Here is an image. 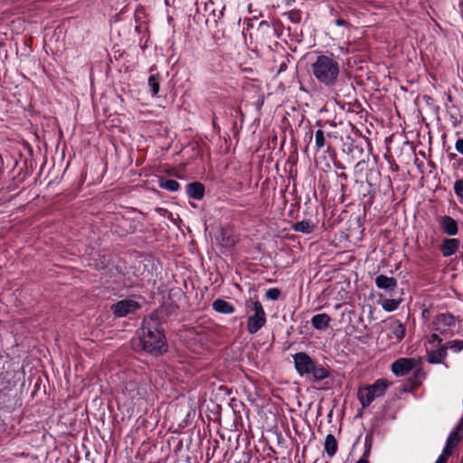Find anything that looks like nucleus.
Masks as SVG:
<instances>
[{"instance_id": "1", "label": "nucleus", "mask_w": 463, "mask_h": 463, "mask_svg": "<svg viewBox=\"0 0 463 463\" xmlns=\"http://www.w3.org/2000/svg\"><path fill=\"white\" fill-rule=\"evenodd\" d=\"M315 79L326 87H334L340 74L338 61L331 53L329 55L320 54L311 64Z\"/></svg>"}, {"instance_id": "2", "label": "nucleus", "mask_w": 463, "mask_h": 463, "mask_svg": "<svg viewBox=\"0 0 463 463\" xmlns=\"http://www.w3.org/2000/svg\"><path fill=\"white\" fill-rule=\"evenodd\" d=\"M297 372L301 375L312 374L316 381H321L329 376V372L322 364L313 360L307 353L299 352L293 355Z\"/></svg>"}, {"instance_id": "3", "label": "nucleus", "mask_w": 463, "mask_h": 463, "mask_svg": "<svg viewBox=\"0 0 463 463\" xmlns=\"http://www.w3.org/2000/svg\"><path fill=\"white\" fill-rule=\"evenodd\" d=\"M388 385L387 380L378 379L373 384L359 388L357 396L363 408L368 407L376 398L383 396Z\"/></svg>"}, {"instance_id": "4", "label": "nucleus", "mask_w": 463, "mask_h": 463, "mask_svg": "<svg viewBox=\"0 0 463 463\" xmlns=\"http://www.w3.org/2000/svg\"><path fill=\"white\" fill-rule=\"evenodd\" d=\"M246 307L254 312L247 320V330L249 334L253 335L265 326L267 322L266 313L262 304L258 300L247 301Z\"/></svg>"}, {"instance_id": "5", "label": "nucleus", "mask_w": 463, "mask_h": 463, "mask_svg": "<svg viewBox=\"0 0 463 463\" xmlns=\"http://www.w3.org/2000/svg\"><path fill=\"white\" fill-rule=\"evenodd\" d=\"M455 325V317L450 313L437 314L429 327L430 330L439 332L441 335H449V329Z\"/></svg>"}, {"instance_id": "6", "label": "nucleus", "mask_w": 463, "mask_h": 463, "mask_svg": "<svg viewBox=\"0 0 463 463\" xmlns=\"http://www.w3.org/2000/svg\"><path fill=\"white\" fill-rule=\"evenodd\" d=\"M159 327L160 323L157 317L151 316L149 318H145L141 327L142 335L139 336V342L150 343L151 337L156 338V333H163Z\"/></svg>"}, {"instance_id": "7", "label": "nucleus", "mask_w": 463, "mask_h": 463, "mask_svg": "<svg viewBox=\"0 0 463 463\" xmlns=\"http://www.w3.org/2000/svg\"><path fill=\"white\" fill-rule=\"evenodd\" d=\"M141 305L133 299H122L111 306V311L117 317H123L135 313Z\"/></svg>"}, {"instance_id": "8", "label": "nucleus", "mask_w": 463, "mask_h": 463, "mask_svg": "<svg viewBox=\"0 0 463 463\" xmlns=\"http://www.w3.org/2000/svg\"><path fill=\"white\" fill-rule=\"evenodd\" d=\"M156 338L151 337L149 340L150 343L139 342L143 350L154 355H159L166 352V343L164 333H156Z\"/></svg>"}, {"instance_id": "9", "label": "nucleus", "mask_w": 463, "mask_h": 463, "mask_svg": "<svg viewBox=\"0 0 463 463\" xmlns=\"http://www.w3.org/2000/svg\"><path fill=\"white\" fill-rule=\"evenodd\" d=\"M415 360L411 358H400L392 363V371L396 376H403L413 370Z\"/></svg>"}, {"instance_id": "10", "label": "nucleus", "mask_w": 463, "mask_h": 463, "mask_svg": "<svg viewBox=\"0 0 463 463\" xmlns=\"http://www.w3.org/2000/svg\"><path fill=\"white\" fill-rule=\"evenodd\" d=\"M459 245L458 239L446 238L442 241L439 249L444 257H450L458 250Z\"/></svg>"}, {"instance_id": "11", "label": "nucleus", "mask_w": 463, "mask_h": 463, "mask_svg": "<svg viewBox=\"0 0 463 463\" xmlns=\"http://www.w3.org/2000/svg\"><path fill=\"white\" fill-rule=\"evenodd\" d=\"M375 284L378 288L389 292L394 291L398 286L396 279L383 274L375 278Z\"/></svg>"}, {"instance_id": "12", "label": "nucleus", "mask_w": 463, "mask_h": 463, "mask_svg": "<svg viewBox=\"0 0 463 463\" xmlns=\"http://www.w3.org/2000/svg\"><path fill=\"white\" fill-rule=\"evenodd\" d=\"M439 226L443 232L449 236H454L458 232L457 222L449 215H444L440 218Z\"/></svg>"}, {"instance_id": "13", "label": "nucleus", "mask_w": 463, "mask_h": 463, "mask_svg": "<svg viewBox=\"0 0 463 463\" xmlns=\"http://www.w3.org/2000/svg\"><path fill=\"white\" fill-rule=\"evenodd\" d=\"M463 438V417L460 418L457 426L449 433L447 443L449 447H458Z\"/></svg>"}, {"instance_id": "14", "label": "nucleus", "mask_w": 463, "mask_h": 463, "mask_svg": "<svg viewBox=\"0 0 463 463\" xmlns=\"http://www.w3.org/2000/svg\"><path fill=\"white\" fill-rule=\"evenodd\" d=\"M447 350H448V346L444 345L436 350L428 352V354H427L428 363L433 364H441L443 362V360L447 357V354H448Z\"/></svg>"}, {"instance_id": "15", "label": "nucleus", "mask_w": 463, "mask_h": 463, "mask_svg": "<svg viewBox=\"0 0 463 463\" xmlns=\"http://www.w3.org/2000/svg\"><path fill=\"white\" fill-rule=\"evenodd\" d=\"M389 336L394 337L397 341H401L405 335V326L399 320H393L389 323Z\"/></svg>"}, {"instance_id": "16", "label": "nucleus", "mask_w": 463, "mask_h": 463, "mask_svg": "<svg viewBox=\"0 0 463 463\" xmlns=\"http://www.w3.org/2000/svg\"><path fill=\"white\" fill-rule=\"evenodd\" d=\"M186 193L190 198L201 200L204 195V186L199 182L190 183L186 185Z\"/></svg>"}, {"instance_id": "17", "label": "nucleus", "mask_w": 463, "mask_h": 463, "mask_svg": "<svg viewBox=\"0 0 463 463\" xmlns=\"http://www.w3.org/2000/svg\"><path fill=\"white\" fill-rule=\"evenodd\" d=\"M213 309L221 314H232L235 311L234 307L228 301L217 298L212 304Z\"/></svg>"}, {"instance_id": "18", "label": "nucleus", "mask_w": 463, "mask_h": 463, "mask_svg": "<svg viewBox=\"0 0 463 463\" xmlns=\"http://www.w3.org/2000/svg\"><path fill=\"white\" fill-rule=\"evenodd\" d=\"M292 230L304 234H309L314 232L316 226L310 220H303L292 224Z\"/></svg>"}, {"instance_id": "19", "label": "nucleus", "mask_w": 463, "mask_h": 463, "mask_svg": "<svg viewBox=\"0 0 463 463\" xmlns=\"http://www.w3.org/2000/svg\"><path fill=\"white\" fill-rule=\"evenodd\" d=\"M330 320L331 318L327 314L322 313L315 315L311 318V324L316 329L323 330L328 327Z\"/></svg>"}, {"instance_id": "20", "label": "nucleus", "mask_w": 463, "mask_h": 463, "mask_svg": "<svg viewBox=\"0 0 463 463\" xmlns=\"http://www.w3.org/2000/svg\"><path fill=\"white\" fill-rule=\"evenodd\" d=\"M204 10L206 12H209V15H211L213 19V22L215 24L218 23L219 20H221L223 16V12L225 10V6H222L221 9L216 10L214 8V3L213 0L208 1L204 4Z\"/></svg>"}, {"instance_id": "21", "label": "nucleus", "mask_w": 463, "mask_h": 463, "mask_svg": "<svg viewBox=\"0 0 463 463\" xmlns=\"http://www.w3.org/2000/svg\"><path fill=\"white\" fill-rule=\"evenodd\" d=\"M337 451V441L333 434H327L325 439V452L329 458L335 456Z\"/></svg>"}, {"instance_id": "22", "label": "nucleus", "mask_w": 463, "mask_h": 463, "mask_svg": "<svg viewBox=\"0 0 463 463\" xmlns=\"http://www.w3.org/2000/svg\"><path fill=\"white\" fill-rule=\"evenodd\" d=\"M447 113L449 117L450 123L452 127L457 128L462 122V115L460 114L458 109L455 106L448 107L446 106Z\"/></svg>"}, {"instance_id": "23", "label": "nucleus", "mask_w": 463, "mask_h": 463, "mask_svg": "<svg viewBox=\"0 0 463 463\" xmlns=\"http://www.w3.org/2000/svg\"><path fill=\"white\" fill-rule=\"evenodd\" d=\"M161 77L159 74L150 75L148 78V87L152 96L157 95L160 89Z\"/></svg>"}, {"instance_id": "24", "label": "nucleus", "mask_w": 463, "mask_h": 463, "mask_svg": "<svg viewBox=\"0 0 463 463\" xmlns=\"http://www.w3.org/2000/svg\"><path fill=\"white\" fill-rule=\"evenodd\" d=\"M159 186L170 192H176L180 188V184L174 179L160 178Z\"/></svg>"}, {"instance_id": "25", "label": "nucleus", "mask_w": 463, "mask_h": 463, "mask_svg": "<svg viewBox=\"0 0 463 463\" xmlns=\"http://www.w3.org/2000/svg\"><path fill=\"white\" fill-rule=\"evenodd\" d=\"M400 300L394 298H384L381 302L382 307L388 312L396 310L399 307Z\"/></svg>"}, {"instance_id": "26", "label": "nucleus", "mask_w": 463, "mask_h": 463, "mask_svg": "<svg viewBox=\"0 0 463 463\" xmlns=\"http://www.w3.org/2000/svg\"><path fill=\"white\" fill-rule=\"evenodd\" d=\"M315 144H316V149L321 150L326 146V136L323 130L318 129L315 133Z\"/></svg>"}, {"instance_id": "27", "label": "nucleus", "mask_w": 463, "mask_h": 463, "mask_svg": "<svg viewBox=\"0 0 463 463\" xmlns=\"http://www.w3.org/2000/svg\"><path fill=\"white\" fill-rule=\"evenodd\" d=\"M445 345L454 353H458L463 350V340H452L448 342Z\"/></svg>"}, {"instance_id": "28", "label": "nucleus", "mask_w": 463, "mask_h": 463, "mask_svg": "<svg viewBox=\"0 0 463 463\" xmlns=\"http://www.w3.org/2000/svg\"><path fill=\"white\" fill-rule=\"evenodd\" d=\"M455 448L456 447H449L448 443L446 442V445L442 450V453L440 454V456L438 458H443V463H447L449 457L452 455L453 449Z\"/></svg>"}, {"instance_id": "29", "label": "nucleus", "mask_w": 463, "mask_h": 463, "mask_svg": "<svg viewBox=\"0 0 463 463\" xmlns=\"http://www.w3.org/2000/svg\"><path fill=\"white\" fill-rule=\"evenodd\" d=\"M454 192L457 197L463 200V180L458 179L454 183Z\"/></svg>"}, {"instance_id": "30", "label": "nucleus", "mask_w": 463, "mask_h": 463, "mask_svg": "<svg viewBox=\"0 0 463 463\" xmlns=\"http://www.w3.org/2000/svg\"><path fill=\"white\" fill-rule=\"evenodd\" d=\"M265 296L269 300H277L280 296V290L277 288H269Z\"/></svg>"}, {"instance_id": "31", "label": "nucleus", "mask_w": 463, "mask_h": 463, "mask_svg": "<svg viewBox=\"0 0 463 463\" xmlns=\"http://www.w3.org/2000/svg\"><path fill=\"white\" fill-rule=\"evenodd\" d=\"M456 150L463 155V138H458L455 144Z\"/></svg>"}, {"instance_id": "32", "label": "nucleus", "mask_w": 463, "mask_h": 463, "mask_svg": "<svg viewBox=\"0 0 463 463\" xmlns=\"http://www.w3.org/2000/svg\"><path fill=\"white\" fill-rule=\"evenodd\" d=\"M430 343L433 344L435 342L438 343V345H440V343L442 342V339L439 337V335L438 334H432L430 336Z\"/></svg>"}, {"instance_id": "33", "label": "nucleus", "mask_w": 463, "mask_h": 463, "mask_svg": "<svg viewBox=\"0 0 463 463\" xmlns=\"http://www.w3.org/2000/svg\"><path fill=\"white\" fill-rule=\"evenodd\" d=\"M414 378L419 379L424 376V372L421 369H417L413 373Z\"/></svg>"}, {"instance_id": "34", "label": "nucleus", "mask_w": 463, "mask_h": 463, "mask_svg": "<svg viewBox=\"0 0 463 463\" xmlns=\"http://www.w3.org/2000/svg\"><path fill=\"white\" fill-rule=\"evenodd\" d=\"M430 315V311L428 308H424L421 312V317L423 319H429Z\"/></svg>"}, {"instance_id": "35", "label": "nucleus", "mask_w": 463, "mask_h": 463, "mask_svg": "<svg viewBox=\"0 0 463 463\" xmlns=\"http://www.w3.org/2000/svg\"><path fill=\"white\" fill-rule=\"evenodd\" d=\"M370 451H371V445H367V448L366 449L364 450V454H363V457L361 458H365L367 459V458L369 457L370 455Z\"/></svg>"}, {"instance_id": "36", "label": "nucleus", "mask_w": 463, "mask_h": 463, "mask_svg": "<svg viewBox=\"0 0 463 463\" xmlns=\"http://www.w3.org/2000/svg\"><path fill=\"white\" fill-rule=\"evenodd\" d=\"M365 165V161L364 159L358 161L355 165L356 169H363L364 165Z\"/></svg>"}, {"instance_id": "37", "label": "nucleus", "mask_w": 463, "mask_h": 463, "mask_svg": "<svg viewBox=\"0 0 463 463\" xmlns=\"http://www.w3.org/2000/svg\"><path fill=\"white\" fill-rule=\"evenodd\" d=\"M335 24L338 25V26H344V25H346L347 24V22L344 19H337L335 21Z\"/></svg>"}, {"instance_id": "38", "label": "nucleus", "mask_w": 463, "mask_h": 463, "mask_svg": "<svg viewBox=\"0 0 463 463\" xmlns=\"http://www.w3.org/2000/svg\"><path fill=\"white\" fill-rule=\"evenodd\" d=\"M287 70V64L285 62H282L279 66V73L284 71Z\"/></svg>"}, {"instance_id": "39", "label": "nucleus", "mask_w": 463, "mask_h": 463, "mask_svg": "<svg viewBox=\"0 0 463 463\" xmlns=\"http://www.w3.org/2000/svg\"><path fill=\"white\" fill-rule=\"evenodd\" d=\"M338 178L344 180V181H346L347 180V175L345 174V173H341L338 175Z\"/></svg>"}, {"instance_id": "40", "label": "nucleus", "mask_w": 463, "mask_h": 463, "mask_svg": "<svg viewBox=\"0 0 463 463\" xmlns=\"http://www.w3.org/2000/svg\"><path fill=\"white\" fill-rule=\"evenodd\" d=\"M356 463H369V461L365 458H360Z\"/></svg>"}, {"instance_id": "41", "label": "nucleus", "mask_w": 463, "mask_h": 463, "mask_svg": "<svg viewBox=\"0 0 463 463\" xmlns=\"http://www.w3.org/2000/svg\"><path fill=\"white\" fill-rule=\"evenodd\" d=\"M335 165L339 169H345V166H343L340 163H335Z\"/></svg>"}, {"instance_id": "42", "label": "nucleus", "mask_w": 463, "mask_h": 463, "mask_svg": "<svg viewBox=\"0 0 463 463\" xmlns=\"http://www.w3.org/2000/svg\"><path fill=\"white\" fill-rule=\"evenodd\" d=\"M435 463H443V458H438Z\"/></svg>"}, {"instance_id": "43", "label": "nucleus", "mask_w": 463, "mask_h": 463, "mask_svg": "<svg viewBox=\"0 0 463 463\" xmlns=\"http://www.w3.org/2000/svg\"><path fill=\"white\" fill-rule=\"evenodd\" d=\"M452 98H451V95L450 94H448V100L449 101H451Z\"/></svg>"}]
</instances>
